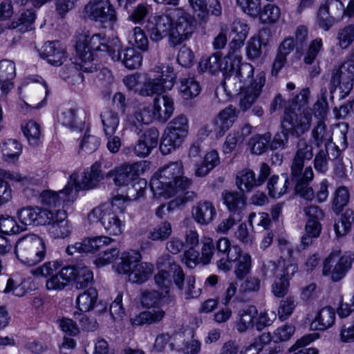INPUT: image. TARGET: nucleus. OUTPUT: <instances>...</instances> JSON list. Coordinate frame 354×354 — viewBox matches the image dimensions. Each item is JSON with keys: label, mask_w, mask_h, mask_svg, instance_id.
Segmentation results:
<instances>
[{"label": "nucleus", "mask_w": 354, "mask_h": 354, "mask_svg": "<svg viewBox=\"0 0 354 354\" xmlns=\"http://www.w3.org/2000/svg\"><path fill=\"white\" fill-rule=\"evenodd\" d=\"M311 120L310 109L305 108L301 111L299 109L298 112H295L291 109H286L281 120V129L299 138L308 131Z\"/></svg>", "instance_id": "12"}, {"label": "nucleus", "mask_w": 354, "mask_h": 354, "mask_svg": "<svg viewBox=\"0 0 354 354\" xmlns=\"http://www.w3.org/2000/svg\"><path fill=\"white\" fill-rule=\"evenodd\" d=\"M100 118L104 134H115L120 123L118 113L111 109H104L101 113Z\"/></svg>", "instance_id": "42"}, {"label": "nucleus", "mask_w": 354, "mask_h": 354, "mask_svg": "<svg viewBox=\"0 0 354 354\" xmlns=\"http://www.w3.org/2000/svg\"><path fill=\"white\" fill-rule=\"evenodd\" d=\"M173 21L167 15H156L151 17L145 28L153 41L158 42L169 35L171 37Z\"/></svg>", "instance_id": "18"}, {"label": "nucleus", "mask_w": 354, "mask_h": 354, "mask_svg": "<svg viewBox=\"0 0 354 354\" xmlns=\"http://www.w3.org/2000/svg\"><path fill=\"white\" fill-rule=\"evenodd\" d=\"M350 192L345 186H340L335 192L332 202V209L336 214H339L349 202Z\"/></svg>", "instance_id": "49"}, {"label": "nucleus", "mask_w": 354, "mask_h": 354, "mask_svg": "<svg viewBox=\"0 0 354 354\" xmlns=\"http://www.w3.org/2000/svg\"><path fill=\"white\" fill-rule=\"evenodd\" d=\"M172 232L171 225L169 222L165 221L156 226L148 235V238L155 241H163L167 239Z\"/></svg>", "instance_id": "53"}, {"label": "nucleus", "mask_w": 354, "mask_h": 354, "mask_svg": "<svg viewBox=\"0 0 354 354\" xmlns=\"http://www.w3.org/2000/svg\"><path fill=\"white\" fill-rule=\"evenodd\" d=\"M113 241H114L113 239L105 236L86 238L80 242L82 245L81 252L84 253L93 252L109 245Z\"/></svg>", "instance_id": "46"}, {"label": "nucleus", "mask_w": 354, "mask_h": 354, "mask_svg": "<svg viewBox=\"0 0 354 354\" xmlns=\"http://www.w3.org/2000/svg\"><path fill=\"white\" fill-rule=\"evenodd\" d=\"M115 39L109 42L103 34L95 33L90 35L87 32H82L77 36V54L84 59H93V53L95 51L106 52L111 57V50H113Z\"/></svg>", "instance_id": "10"}, {"label": "nucleus", "mask_w": 354, "mask_h": 354, "mask_svg": "<svg viewBox=\"0 0 354 354\" xmlns=\"http://www.w3.org/2000/svg\"><path fill=\"white\" fill-rule=\"evenodd\" d=\"M225 66L223 86L230 93H237L248 86H254L259 79L254 80L252 65L241 62L239 57L227 58Z\"/></svg>", "instance_id": "5"}, {"label": "nucleus", "mask_w": 354, "mask_h": 354, "mask_svg": "<svg viewBox=\"0 0 354 354\" xmlns=\"http://www.w3.org/2000/svg\"><path fill=\"white\" fill-rule=\"evenodd\" d=\"M344 6L340 0H326L318 11L319 26L328 30L344 15Z\"/></svg>", "instance_id": "16"}, {"label": "nucleus", "mask_w": 354, "mask_h": 354, "mask_svg": "<svg viewBox=\"0 0 354 354\" xmlns=\"http://www.w3.org/2000/svg\"><path fill=\"white\" fill-rule=\"evenodd\" d=\"M289 179L286 174L281 176L273 175L268 180L267 189L272 198H279L288 190Z\"/></svg>", "instance_id": "36"}, {"label": "nucleus", "mask_w": 354, "mask_h": 354, "mask_svg": "<svg viewBox=\"0 0 354 354\" xmlns=\"http://www.w3.org/2000/svg\"><path fill=\"white\" fill-rule=\"evenodd\" d=\"M215 245L213 239L206 237L203 240L201 260L203 264H209L212 259H214Z\"/></svg>", "instance_id": "64"}, {"label": "nucleus", "mask_w": 354, "mask_h": 354, "mask_svg": "<svg viewBox=\"0 0 354 354\" xmlns=\"http://www.w3.org/2000/svg\"><path fill=\"white\" fill-rule=\"evenodd\" d=\"M21 129L30 145L36 147L41 143L40 126L35 121H28L21 125Z\"/></svg>", "instance_id": "48"}, {"label": "nucleus", "mask_w": 354, "mask_h": 354, "mask_svg": "<svg viewBox=\"0 0 354 354\" xmlns=\"http://www.w3.org/2000/svg\"><path fill=\"white\" fill-rule=\"evenodd\" d=\"M165 312L160 308H153L145 310L139 315L131 318L133 325L142 326L144 324H153L160 322L165 317Z\"/></svg>", "instance_id": "38"}, {"label": "nucleus", "mask_w": 354, "mask_h": 354, "mask_svg": "<svg viewBox=\"0 0 354 354\" xmlns=\"http://www.w3.org/2000/svg\"><path fill=\"white\" fill-rule=\"evenodd\" d=\"M263 23H274L277 21L281 15L279 7L274 4L268 3L264 6L258 15Z\"/></svg>", "instance_id": "58"}, {"label": "nucleus", "mask_w": 354, "mask_h": 354, "mask_svg": "<svg viewBox=\"0 0 354 354\" xmlns=\"http://www.w3.org/2000/svg\"><path fill=\"white\" fill-rule=\"evenodd\" d=\"M174 85L173 77L167 75V78H163V75H161L160 77L147 79L138 92L142 96H161L166 90L171 89Z\"/></svg>", "instance_id": "22"}, {"label": "nucleus", "mask_w": 354, "mask_h": 354, "mask_svg": "<svg viewBox=\"0 0 354 354\" xmlns=\"http://www.w3.org/2000/svg\"><path fill=\"white\" fill-rule=\"evenodd\" d=\"M166 128L186 137L189 131L188 119L183 114L178 115L167 124Z\"/></svg>", "instance_id": "55"}, {"label": "nucleus", "mask_w": 354, "mask_h": 354, "mask_svg": "<svg viewBox=\"0 0 354 354\" xmlns=\"http://www.w3.org/2000/svg\"><path fill=\"white\" fill-rule=\"evenodd\" d=\"M270 174V168L265 162L261 164L260 171L257 178L252 170L245 169L240 171L236 176V184L242 192H250L254 187L260 186Z\"/></svg>", "instance_id": "17"}, {"label": "nucleus", "mask_w": 354, "mask_h": 354, "mask_svg": "<svg viewBox=\"0 0 354 354\" xmlns=\"http://www.w3.org/2000/svg\"><path fill=\"white\" fill-rule=\"evenodd\" d=\"M79 111L77 107L66 109L58 117L59 122L71 129H81L84 121L80 118Z\"/></svg>", "instance_id": "40"}, {"label": "nucleus", "mask_w": 354, "mask_h": 354, "mask_svg": "<svg viewBox=\"0 0 354 354\" xmlns=\"http://www.w3.org/2000/svg\"><path fill=\"white\" fill-rule=\"evenodd\" d=\"M125 209L124 198L117 196L111 202L93 208L88 215V220L91 223L100 222L109 235H120L125 225Z\"/></svg>", "instance_id": "4"}, {"label": "nucleus", "mask_w": 354, "mask_h": 354, "mask_svg": "<svg viewBox=\"0 0 354 354\" xmlns=\"http://www.w3.org/2000/svg\"><path fill=\"white\" fill-rule=\"evenodd\" d=\"M223 200L228 210L238 216V219H241L243 212L246 207V198L243 194L234 192H225L223 193Z\"/></svg>", "instance_id": "31"}, {"label": "nucleus", "mask_w": 354, "mask_h": 354, "mask_svg": "<svg viewBox=\"0 0 354 354\" xmlns=\"http://www.w3.org/2000/svg\"><path fill=\"white\" fill-rule=\"evenodd\" d=\"M186 137L165 129L162 136L160 150L162 154L167 155L180 147Z\"/></svg>", "instance_id": "32"}, {"label": "nucleus", "mask_w": 354, "mask_h": 354, "mask_svg": "<svg viewBox=\"0 0 354 354\" xmlns=\"http://www.w3.org/2000/svg\"><path fill=\"white\" fill-rule=\"evenodd\" d=\"M159 131L156 128L146 130L138 138L133 147V153L138 157L145 158L149 156L158 143Z\"/></svg>", "instance_id": "23"}, {"label": "nucleus", "mask_w": 354, "mask_h": 354, "mask_svg": "<svg viewBox=\"0 0 354 354\" xmlns=\"http://www.w3.org/2000/svg\"><path fill=\"white\" fill-rule=\"evenodd\" d=\"M230 57V56L221 58L220 53H215L208 57H203L201 59L198 64V68L201 71H209L212 73L221 71L224 77L223 68L226 62V59Z\"/></svg>", "instance_id": "37"}, {"label": "nucleus", "mask_w": 354, "mask_h": 354, "mask_svg": "<svg viewBox=\"0 0 354 354\" xmlns=\"http://www.w3.org/2000/svg\"><path fill=\"white\" fill-rule=\"evenodd\" d=\"M111 57L115 62L120 61L129 69H136L141 66L142 56L134 48L127 47L122 48L120 41L115 39L113 50H111Z\"/></svg>", "instance_id": "19"}, {"label": "nucleus", "mask_w": 354, "mask_h": 354, "mask_svg": "<svg viewBox=\"0 0 354 354\" xmlns=\"http://www.w3.org/2000/svg\"><path fill=\"white\" fill-rule=\"evenodd\" d=\"M179 92L183 99L190 100L199 95L201 86L193 77L181 78Z\"/></svg>", "instance_id": "43"}, {"label": "nucleus", "mask_w": 354, "mask_h": 354, "mask_svg": "<svg viewBox=\"0 0 354 354\" xmlns=\"http://www.w3.org/2000/svg\"><path fill=\"white\" fill-rule=\"evenodd\" d=\"M313 155L312 144L304 138H300L290 165L291 180L295 183V194L310 201L315 198V192L310 185L314 178V173L310 166L304 169V167L305 162L310 161Z\"/></svg>", "instance_id": "2"}, {"label": "nucleus", "mask_w": 354, "mask_h": 354, "mask_svg": "<svg viewBox=\"0 0 354 354\" xmlns=\"http://www.w3.org/2000/svg\"><path fill=\"white\" fill-rule=\"evenodd\" d=\"M278 242L281 250L279 266L281 269L279 270V273L277 275L287 279L289 282V280L297 271V266L291 259L293 250L286 240L280 239Z\"/></svg>", "instance_id": "21"}, {"label": "nucleus", "mask_w": 354, "mask_h": 354, "mask_svg": "<svg viewBox=\"0 0 354 354\" xmlns=\"http://www.w3.org/2000/svg\"><path fill=\"white\" fill-rule=\"evenodd\" d=\"M195 30V20L189 14L183 12L171 27V41L177 45L187 39Z\"/></svg>", "instance_id": "20"}, {"label": "nucleus", "mask_w": 354, "mask_h": 354, "mask_svg": "<svg viewBox=\"0 0 354 354\" xmlns=\"http://www.w3.org/2000/svg\"><path fill=\"white\" fill-rule=\"evenodd\" d=\"M258 310L254 306H249L239 311V320L236 324L237 330L243 333L254 325V319L257 317Z\"/></svg>", "instance_id": "41"}, {"label": "nucleus", "mask_w": 354, "mask_h": 354, "mask_svg": "<svg viewBox=\"0 0 354 354\" xmlns=\"http://www.w3.org/2000/svg\"><path fill=\"white\" fill-rule=\"evenodd\" d=\"M16 75L15 65L12 61L3 59L0 61V81L12 83V80Z\"/></svg>", "instance_id": "59"}, {"label": "nucleus", "mask_w": 354, "mask_h": 354, "mask_svg": "<svg viewBox=\"0 0 354 354\" xmlns=\"http://www.w3.org/2000/svg\"><path fill=\"white\" fill-rule=\"evenodd\" d=\"M297 304L296 299L292 296L287 297L281 300L278 310L280 319H286L292 313Z\"/></svg>", "instance_id": "60"}, {"label": "nucleus", "mask_w": 354, "mask_h": 354, "mask_svg": "<svg viewBox=\"0 0 354 354\" xmlns=\"http://www.w3.org/2000/svg\"><path fill=\"white\" fill-rule=\"evenodd\" d=\"M311 136L313 142L317 147H319L322 144L325 146L332 140V135L327 130L326 124L322 120H319L317 124L312 129Z\"/></svg>", "instance_id": "44"}, {"label": "nucleus", "mask_w": 354, "mask_h": 354, "mask_svg": "<svg viewBox=\"0 0 354 354\" xmlns=\"http://www.w3.org/2000/svg\"><path fill=\"white\" fill-rule=\"evenodd\" d=\"M73 274V270L70 266L62 268L55 274L46 279V289L53 291L64 290L72 281Z\"/></svg>", "instance_id": "29"}, {"label": "nucleus", "mask_w": 354, "mask_h": 354, "mask_svg": "<svg viewBox=\"0 0 354 354\" xmlns=\"http://www.w3.org/2000/svg\"><path fill=\"white\" fill-rule=\"evenodd\" d=\"M232 262L236 263L234 273L237 278L243 279L249 273L251 268V257L246 253L243 254L242 251L238 252L237 257Z\"/></svg>", "instance_id": "50"}, {"label": "nucleus", "mask_w": 354, "mask_h": 354, "mask_svg": "<svg viewBox=\"0 0 354 354\" xmlns=\"http://www.w3.org/2000/svg\"><path fill=\"white\" fill-rule=\"evenodd\" d=\"M70 267L73 270L72 281H75L76 288H85L93 282V272L87 266L77 265Z\"/></svg>", "instance_id": "39"}, {"label": "nucleus", "mask_w": 354, "mask_h": 354, "mask_svg": "<svg viewBox=\"0 0 354 354\" xmlns=\"http://www.w3.org/2000/svg\"><path fill=\"white\" fill-rule=\"evenodd\" d=\"M35 225H48L50 226L53 219H55V213L46 208L35 207Z\"/></svg>", "instance_id": "62"}, {"label": "nucleus", "mask_w": 354, "mask_h": 354, "mask_svg": "<svg viewBox=\"0 0 354 354\" xmlns=\"http://www.w3.org/2000/svg\"><path fill=\"white\" fill-rule=\"evenodd\" d=\"M150 187L154 195L170 198L179 191H185L192 181L183 176V166L180 161L170 162L156 172L150 180Z\"/></svg>", "instance_id": "3"}, {"label": "nucleus", "mask_w": 354, "mask_h": 354, "mask_svg": "<svg viewBox=\"0 0 354 354\" xmlns=\"http://www.w3.org/2000/svg\"><path fill=\"white\" fill-rule=\"evenodd\" d=\"M141 254L138 251L131 250L122 254L121 261L118 264L119 273L127 274L128 279L132 283H142L152 274L153 264L140 262Z\"/></svg>", "instance_id": "7"}, {"label": "nucleus", "mask_w": 354, "mask_h": 354, "mask_svg": "<svg viewBox=\"0 0 354 354\" xmlns=\"http://www.w3.org/2000/svg\"><path fill=\"white\" fill-rule=\"evenodd\" d=\"M136 120L140 123L149 124L156 120L153 109L149 104H140L134 113Z\"/></svg>", "instance_id": "57"}, {"label": "nucleus", "mask_w": 354, "mask_h": 354, "mask_svg": "<svg viewBox=\"0 0 354 354\" xmlns=\"http://www.w3.org/2000/svg\"><path fill=\"white\" fill-rule=\"evenodd\" d=\"M72 226L66 219V213L58 209L55 212V219L50 223L48 232L54 239H64L70 236Z\"/></svg>", "instance_id": "27"}, {"label": "nucleus", "mask_w": 354, "mask_h": 354, "mask_svg": "<svg viewBox=\"0 0 354 354\" xmlns=\"http://www.w3.org/2000/svg\"><path fill=\"white\" fill-rule=\"evenodd\" d=\"M335 319V313L333 308L328 306L321 309L310 324L312 330H324L331 327Z\"/></svg>", "instance_id": "35"}, {"label": "nucleus", "mask_w": 354, "mask_h": 354, "mask_svg": "<svg viewBox=\"0 0 354 354\" xmlns=\"http://www.w3.org/2000/svg\"><path fill=\"white\" fill-rule=\"evenodd\" d=\"M238 113L236 108L232 105L227 106L219 113L218 116L214 119L216 137L223 136L232 126L238 118Z\"/></svg>", "instance_id": "25"}, {"label": "nucleus", "mask_w": 354, "mask_h": 354, "mask_svg": "<svg viewBox=\"0 0 354 354\" xmlns=\"http://www.w3.org/2000/svg\"><path fill=\"white\" fill-rule=\"evenodd\" d=\"M100 168V163H94L89 171L83 173L81 181L77 180V174L73 173L64 189L59 192L51 190L43 191L39 196L41 203L49 207L57 208L62 207L66 201H73L78 191L93 189L103 179L104 174Z\"/></svg>", "instance_id": "1"}, {"label": "nucleus", "mask_w": 354, "mask_h": 354, "mask_svg": "<svg viewBox=\"0 0 354 354\" xmlns=\"http://www.w3.org/2000/svg\"><path fill=\"white\" fill-rule=\"evenodd\" d=\"M26 230L24 225L17 224L13 217L8 215L0 216V232L5 234H17Z\"/></svg>", "instance_id": "52"}, {"label": "nucleus", "mask_w": 354, "mask_h": 354, "mask_svg": "<svg viewBox=\"0 0 354 354\" xmlns=\"http://www.w3.org/2000/svg\"><path fill=\"white\" fill-rule=\"evenodd\" d=\"M165 269H162L155 274L154 281L159 291L166 296L171 287V280L169 272Z\"/></svg>", "instance_id": "56"}, {"label": "nucleus", "mask_w": 354, "mask_h": 354, "mask_svg": "<svg viewBox=\"0 0 354 354\" xmlns=\"http://www.w3.org/2000/svg\"><path fill=\"white\" fill-rule=\"evenodd\" d=\"M40 56L53 66H61L66 60L64 50L57 41H48L41 47Z\"/></svg>", "instance_id": "26"}, {"label": "nucleus", "mask_w": 354, "mask_h": 354, "mask_svg": "<svg viewBox=\"0 0 354 354\" xmlns=\"http://www.w3.org/2000/svg\"><path fill=\"white\" fill-rule=\"evenodd\" d=\"M353 80L354 55L351 54L339 67L332 70L330 80V93H333L339 87L342 94L341 98H344L353 89Z\"/></svg>", "instance_id": "11"}, {"label": "nucleus", "mask_w": 354, "mask_h": 354, "mask_svg": "<svg viewBox=\"0 0 354 354\" xmlns=\"http://www.w3.org/2000/svg\"><path fill=\"white\" fill-rule=\"evenodd\" d=\"M97 292L95 288H88L80 294L76 299L77 308L81 312H88L96 303Z\"/></svg>", "instance_id": "47"}, {"label": "nucleus", "mask_w": 354, "mask_h": 354, "mask_svg": "<svg viewBox=\"0 0 354 354\" xmlns=\"http://www.w3.org/2000/svg\"><path fill=\"white\" fill-rule=\"evenodd\" d=\"M84 11L89 19L104 27L113 26L117 21V12L109 0H90Z\"/></svg>", "instance_id": "14"}, {"label": "nucleus", "mask_w": 354, "mask_h": 354, "mask_svg": "<svg viewBox=\"0 0 354 354\" xmlns=\"http://www.w3.org/2000/svg\"><path fill=\"white\" fill-rule=\"evenodd\" d=\"M62 262L61 261H51L42 264L41 266L31 270V273L36 277H42L50 278V276L55 274L62 268Z\"/></svg>", "instance_id": "51"}, {"label": "nucleus", "mask_w": 354, "mask_h": 354, "mask_svg": "<svg viewBox=\"0 0 354 354\" xmlns=\"http://www.w3.org/2000/svg\"><path fill=\"white\" fill-rule=\"evenodd\" d=\"M297 48L295 41L292 37L285 38L279 44L275 58L272 64L271 75L273 77H277L279 71L283 68L286 62L287 56Z\"/></svg>", "instance_id": "24"}, {"label": "nucleus", "mask_w": 354, "mask_h": 354, "mask_svg": "<svg viewBox=\"0 0 354 354\" xmlns=\"http://www.w3.org/2000/svg\"><path fill=\"white\" fill-rule=\"evenodd\" d=\"M153 109L156 120L160 122H165L171 116L174 112V100L167 95L157 96L153 100Z\"/></svg>", "instance_id": "28"}, {"label": "nucleus", "mask_w": 354, "mask_h": 354, "mask_svg": "<svg viewBox=\"0 0 354 354\" xmlns=\"http://www.w3.org/2000/svg\"><path fill=\"white\" fill-rule=\"evenodd\" d=\"M272 134L267 132L264 134H256L249 140L251 152L254 154L261 155L266 152L269 147Z\"/></svg>", "instance_id": "45"}, {"label": "nucleus", "mask_w": 354, "mask_h": 354, "mask_svg": "<svg viewBox=\"0 0 354 354\" xmlns=\"http://www.w3.org/2000/svg\"><path fill=\"white\" fill-rule=\"evenodd\" d=\"M3 155L6 160H12L19 157L21 153L22 147L17 140L8 139L6 140L1 147Z\"/></svg>", "instance_id": "54"}, {"label": "nucleus", "mask_w": 354, "mask_h": 354, "mask_svg": "<svg viewBox=\"0 0 354 354\" xmlns=\"http://www.w3.org/2000/svg\"><path fill=\"white\" fill-rule=\"evenodd\" d=\"M158 268H167L172 275L174 283L179 290L184 294L185 299L197 297L198 294L195 290V277L189 275L185 277L183 268L178 264L174 257L169 254H163L156 261Z\"/></svg>", "instance_id": "8"}, {"label": "nucleus", "mask_w": 354, "mask_h": 354, "mask_svg": "<svg viewBox=\"0 0 354 354\" xmlns=\"http://www.w3.org/2000/svg\"><path fill=\"white\" fill-rule=\"evenodd\" d=\"M337 39L342 48H348L354 41V25L350 24L339 29Z\"/></svg>", "instance_id": "61"}, {"label": "nucleus", "mask_w": 354, "mask_h": 354, "mask_svg": "<svg viewBox=\"0 0 354 354\" xmlns=\"http://www.w3.org/2000/svg\"><path fill=\"white\" fill-rule=\"evenodd\" d=\"M265 82L266 79L264 77H259L258 82H255L254 86H248L245 88L246 91L239 101V106L242 111H246L254 103L260 95Z\"/></svg>", "instance_id": "34"}, {"label": "nucleus", "mask_w": 354, "mask_h": 354, "mask_svg": "<svg viewBox=\"0 0 354 354\" xmlns=\"http://www.w3.org/2000/svg\"><path fill=\"white\" fill-rule=\"evenodd\" d=\"M144 171L142 163L136 162L132 165H123L115 170H111L107 173V177L112 178L115 184L118 186L129 185V183L138 180L131 187L128 188V194L131 196L138 198L142 194L143 188L142 185H146L144 180L138 179V176Z\"/></svg>", "instance_id": "9"}, {"label": "nucleus", "mask_w": 354, "mask_h": 354, "mask_svg": "<svg viewBox=\"0 0 354 354\" xmlns=\"http://www.w3.org/2000/svg\"><path fill=\"white\" fill-rule=\"evenodd\" d=\"M35 225H48L50 226L53 219H55V213L46 208L35 207Z\"/></svg>", "instance_id": "63"}, {"label": "nucleus", "mask_w": 354, "mask_h": 354, "mask_svg": "<svg viewBox=\"0 0 354 354\" xmlns=\"http://www.w3.org/2000/svg\"><path fill=\"white\" fill-rule=\"evenodd\" d=\"M340 254V250H334L324 261L322 273L325 276L330 274L333 281L341 280L351 268L354 261V253L351 252H345L337 261Z\"/></svg>", "instance_id": "13"}, {"label": "nucleus", "mask_w": 354, "mask_h": 354, "mask_svg": "<svg viewBox=\"0 0 354 354\" xmlns=\"http://www.w3.org/2000/svg\"><path fill=\"white\" fill-rule=\"evenodd\" d=\"M214 260L219 270L228 271L232 268V260L236 259L238 252H241L239 246L232 245L230 241L226 237L218 239L214 243Z\"/></svg>", "instance_id": "15"}, {"label": "nucleus", "mask_w": 354, "mask_h": 354, "mask_svg": "<svg viewBox=\"0 0 354 354\" xmlns=\"http://www.w3.org/2000/svg\"><path fill=\"white\" fill-rule=\"evenodd\" d=\"M192 216L201 225H207L211 223L216 215L214 205L208 201H202L192 207Z\"/></svg>", "instance_id": "30"}, {"label": "nucleus", "mask_w": 354, "mask_h": 354, "mask_svg": "<svg viewBox=\"0 0 354 354\" xmlns=\"http://www.w3.org/2000/svg\"><path fill=\"white\" fill-rule=\"evenodd\" d=\"M81 62L79 64L71 63V66L68 68V76L64 77V79L71 78V81L74 83H81L84 80V76L82 72L84 73H93L97 71V68L91 62L93 59H84L83 57H80Z\"/></svg>", "instance_id": "33"}, {"label": "nucleus", "mask_w": 354, "mask_h": 354, "mask_svg": "<svg viewBox=\"0 0 354 354\" xmlns=\"http://www.w3.org/2000/svg\"><path fill=\"white\" fill-rule=\"evenodd\" d=\"M18 260L26 266H34L44 260L46 247L44 239L35 234L19 239L15 248Z\"/></svg>", "instance_id": "6"}]
</instances>
